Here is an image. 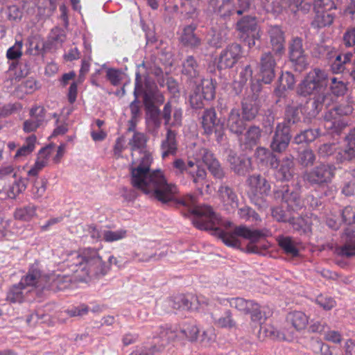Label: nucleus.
Instances as JSON below:
<instances>
[{
    "instance_id": "obj_13",
    "label": "nucleus",
    "mask_w": 355,
    "mask_h": 355,
    "mask_svg": "<svg viewBox=\"0 0 355 355\" xmlns=\"http://www.w3.org/2000/svg\"><path fill=\"white\" fill-rule=\"evenodd\" d=\"M302 123V114L298 106H287L284 114L283 121L277 126L292 134L300 127Z\"/></svg>"
},
{
    "instance_id": "obj_63",
    "label": "nucleus",
    "mask_w": 355,
    "mask_h": 355,
    "mask_svg": "<svg viewBox=\"0 0 355 355\" xmlns=\"http://www.w3.org/2000/svg\"><path fill=\"white\" fill-rule=\"evenodd\" d=\"M311 347L315 354L320 353L321 355H332L330 347L320 340H313L311 343Z\"/></svg>"
},
{
    "instance_id": "obj_44",
    "label": "nucleus",
    "mask_w": 355,
    "mask_h": 355,
    "mask_svg": "<svg viewBox=\"0 0 355 355\" xmlns=\"http://www.w3.org/2000/svg\"><path fill=\"white\" fill-rule=\"evenodd\" d=\"M50 154V149L48 147L42 148L39 152V157L34 166L28 171L29 176H37L47 164V157Z\"/></svg>"
},
{
    "instance_id": "obj_41",
    "label": "nucleus",
    "mask_w": 355,
    "mask_h": 355,
    "mask_svg": "<svg viewBox=\"0 0 355 355\" xmlns=\"http://www.w3.org/2000/svg\"><path fill=\"white\" fill-rule=\"evenodd\" d=\"M143 92L141 76L138 72L136 73L135 87L134 90V101L130 105V109L132 118H136L140 114V101L139 96Z\"/></svg>"
},
{
    "instance_id": "obj_6",
    "label": "nucleus",
    "mask_w": 355,
    "mask_h": 355,
    "mask_svg": "<svg viewBox=\"0 0 355 355\" xmlns=\"http://www.w3.org/2000/svg\"><path fill=\"white\" fill-rule=\"evenodd\" d=\"M200 119L204 133L207 135L214 133L217 142L220 143L225 136L224 123L217 118L215 109L210 107L205 110Z\"/></svg>"
},
{
    "instance_id": "obj_21",
    "label": "nucleus",
    "mask_w": 355,
    "mask_h": 355,
    "mask_svg": "<svg viewBox=\"0 0 355 355\" xmlns=\"http://www.w3.org/2000/svg\"><path fill=\"white\" fill-rule=\"evenodd\" d=\"M276 198H282V200L287 204V207L299 208L302 206L300 193L294 189H291L289 186L285 184L279 189L274 191Z\"/></svg>"
},
{
    "instance_id": "obj_43",
    "label": "nucleus",
    "mask_w": 355,
    "mask_h": 355,
    "mask_svg": "<svg viewBox=\"0 0 355 355\" xmlns=\"http://www.w3.org/2000/svg\"><path fill=\"white\" fill-rule=\"evenodd\" d=\"M145 110L155 128H160L162 124L161 110L158 105H153L147 98L144 101Z\"/></svg>"
},
{
    "instance_id": "obj_10",
    "label": "nucleus",
    "mask_w": 355,
    "mask_h": 355,
    "mask_svg": "<svg viewBox=\"0 0 355 355\" xmlns=\"http://www.w3.org/2000/svg\"><path fill=\"white\" fill-rule=\"evenodd\" d=\"M280 58L268 51L262 53L259 62V78L265 84H270L276 75L277 60Z\"/></svg>"
},
{
    "instance_id": "obj_4",
    "label": "nucleus",
    "mask_w": 355,
    "mask_h": 355,
    "mask_svg": "<svg viewBox=\"0 0 355 355\" xmlns=\"http://www.w3.org/2000/svg\"><path fill=\"white\" fill-rule=\"evenodd\" d=\"M327 73L320 69L315 68L299 85L297 93L304 97L312 96L311 98L322 111L324 107L329 108L334 102L333 96L327 91Z\"/></svg>"
},
{
    "instance_id": "obj_32",
    "label": "nucleus",
    "mask_w": 355,
    "mask_h": 355,
    "mask_svg": "<svg viewBox=\"0 0 355 355\" xmlns=\"http://www.w3.org/2000/svg\"><path fill=\"white\" fill-rule=\"evenodd\" d=\"M182 72L195 85L198 83V79L201 78L200 74V66L195 58L192 55L187 56L182 63Z\"/></svg>"
},
{
    "instance_id": "obj_46",
    "label": "nucleus",
    "mask_w": 355,
    "mask_h": 355,
    "mask_svg": "<svg viewBox=\"0 0 355 355\" xmlns=\"http://www.w3.org/2000/svg\"><path fill=\"white\" fill-rule=\"evenodd\" d=\"M328 85L331 96L336 97L345 96L348 90L347 83L335 77L330 79V83Z\"/></svg>"
},
{
    "instance_id": "obj_34",
    "label": "nucleus",
    "mask_w": 355,
    "mask_h": 355,
    "mask_svg": "<svg viewBox=\"0 0 355 355\" xmlns=\"http://www.w3.org/2000/svg\"><path fill=\"white\" fill-rule=\"evenodd\" d=\"M46 276H42L40 270L33 269L21 279L20 285L25 288L27 287H41L44 288L45 285Z\"/></svg>"
},
{
    "instance_id": "obj_23",
    "label": "nucleus",
    "mask_w": 355,
    "mask_h": 355,
    "mask_svg": "<svg viewBox=\"0 0 355 355\" xmlns=\"http://www.w3.org/2000/svg\"><path fill=\"white\" fill-rule=\"evenodd\" d=\"M270 43L276 57L281 58L285 53V37L284 33L278 26H270L268 30Z\"/></svg>"
},
{
    "instance_id": "obj_27",
    "label": "nucleus",
    "mask_w": 355,
    "mask_h": 355,
    "mask_svg": "<svg viewBox=\"0 0 355 355\" xmlns=\"http://www.w3.org/2000/svg\"><path fill=\"white\" fill-rule=\"evenodd\" d=\"M46 110L43 107H35L31 108L30 114L31 119L24 122V130L26 132H33L40 127L45 118Z\"/></svg>"
},
{
    "instance_id": "obj_61",
    "label": "nucleus",
    "mask_w": 355,
    "mask_h": 355,
    "mask_svg": "<svg viewBox=\"0 0 355 355\" xmlns=\"http://www.w3.org/2000/svg\"><path fill=\"white\" fill-rule=\"evenodd\" d=\"M143 101L147 98L150 101L153 105H159L164 103V95L157 90H149L144 93Z\"/></svg>"
},
{
    "instance_id": "obj_45",
    "label": "nucleus",
    "mask_w": 355,
    "mask_h": 355,
    "mask_svg": "<svg viewBox=\"0 0 355 355\" xmlns=\"http://www.w3.org/2000/svg\"><path fill=\"white\" fill-rule=\"evenodd\" d=\"M187 174L192 180L193 182L198 187V189L202 192V188L207 183V172L203 167L198 166L192 170H189Z\"/></svg>"
},
{
    "instance_id": "obj_49",
    "label": "nucleus",
    "mask_w": 355,
    "mask_h": 355,
    "mask_svg": "<svg viewBox=\"0 0 355 355\" xmlns=\"http://www.w3.org/2000/svg\"><path fill=\"white\" fill-rule=\"evenodd\" d=\"M25 289L19 283L13 285L7 293V301L11 303H21L25 298V293L24 292Z\"/></svg>"
},
{
    "instance_id": "obj_48",
    "label": "nucleus",
    "mask_w": 355,
    "mask_h": 355,
    "mask_svg": "<svg viewBox=\"0 0 355 355\" xmlns=\"http://www.w3.org/2000/svg\"><path fill=\"white\" fill-rule=\"evenodd\" d=\"M200 85H198L196 87H200V93L203 96L205 100H212L215 96V86L212 79H198Z\"/></svg>"
},
{
    "instance_id": "obj_52",
    "label": "nucleus",
    "mask_w": 355,
    "mask_h": 355,
    "mask_svg": "<svg viewBox=\"0 0 355 355\" xmlns=\"http://www.w3.org/2000/svg\"><path fill=\"white\" fill-rule=\"evenodd\" d=\"M36 142V137L34 135H32L27 137L26 140V144L23 145L21 147H20L15 155V158H18L21 156H26L29 154H31L34 148H35V144Z\"/></svg>"
},
{
    "instance_id": "obj_14",
    "label": "nucleus",
    "mask_w": 355,
    "mask_h": 355,
    "mask_svg": "<svg viewBox=\"0 0 355 355\" xmlns=\"http://www.w3.org/2000/svg\"><path fill=\"white\" fill-rule=\"evenodd\" d=\"M199 329L195 324H184L180 329L179 332L171 329H166L161 333V338L162 340H165L168 342H172L175 340L177 337H185L189 341H195L198 338Z\"/></svg>"
},
{
    "instance_id": "obj_40",
    "label": "nucleus",
    "mask_w": 355,
    "mask_h": 355,
    "mask_svg": "<svg viewBox=\"0 0 355 355\" xmlns=\"http://www.w3.org/2000/svg\"><path fill=\"white\" fill-rule=\"evenodd\" d=\"M353 54L350 52L337 55L331 63V71L334 73H343L347 69V65L350 63Z\"/></svg>"
},
{
    "instance_id": "obj_54",
    "label": "nucleus",
    "mask_w": 355,
    "mask_h": 355,
    "mask_svg": "<svg viewBox=\"0 0 355 355\" xmlns=\"http://www.w3.org/2000/svg\"><path fill=\"white\" fill-rule=\"evenodd\" d=\"M252 300H247L242 297L232 298L230 300V304L232 307H234L245 314L249 312L250 306L252 305Z\"/></svg>"
},
{
    "instance_id": "obj_15",
    "label": "nucleus",
    "mask_w": 355,
    "mask_h": 355,
    "mask_svg": "<svg viewBox=\"0 0 355 355\" xmlns=\"http://www.w3.org/2000/svg\"><path fill=\"white\" fill-rule=\"evenodd\" d=\"M341 241L343 245L336 248V254L345 258L355 257V229L346 227L341 236Z\"/></svg>"
},
{
    "instance_id": "obj_2",
    "label": "nucleus",
    "mask_w": 355,
    "mask_h": 355,
    "mask_svg": "<svg viewBox=\"0 0 355 355\" xmlns=\"http://www.w3.org/2000/svg\"><path fill=\"white\" fill-rule=\"evenodd\" d=\"M147 139L144 133L135 132L129 141L132 151L139 150V159H132L130 166V182L135 187L142 189L157 198L163 204L174 200L177 192L175 185L166 182L162 172L159 170L150 171L152 163L151 154L144 150Z\"/></svg>"
},
{
    "instance_id": "obj_53",
    "label": "nucleus",
    "mask_w": 355,
    "mask_h": 355,
    "mask_svg": "<svg viewBox=\"0 0 355 355\" xmlns=\"http://www.w3.org/2000/svg\"><path fill=\"white\" fill-rule=\"evenodd\" d=\"M315 155L313 151L306 148L299 153L298 162L304 167L312 166L315 161Z\"/></svg>"
},
{
    "instance_id": "obj_50",
    "label": "nucleus",
    "mask_w": 355,
    "mask_h": 355,
    "mask_svg": "<svg viewBox=\"0 0 355 355\" xmlns=\"http://www.w3.org/2000/svg\"><path fill=\"white\" fill-rule=\"evenodd\" d=\"M191 302L184 295H179L169 300V305L173 309L189 310L191 309Z\"/></svg>"
},
{
    "instance_id": "obj_56",
    "label": "nucleus",
    "mask_w": 355,
    "mask_h": 355,
    "mask_svg": "<svg viewBox=\"0 0 355 355\" xmlns=\"http://www.w3.org/2000/svg\"><path fill=\"white\" fill-rule=\"evenodd\" d=\"M271 215L276 220L286 223L291 217V211L282 206H277L271 208Z\"/></svg>"
},
{
    "instance_id": "obj_7",
    "label": "nucleus",
    "mask_w": 355,
    "mask_h": 355,
    "mask_svg": "<svg viewBox=\"0 0 355 355\" xmlns=\"http://www.w3.org/2000/svg\"><path fill=\"white\" fill-rule=\"evenodd\" d=\"M237 10L234 0H222L214 10V17L211 20V30L216 31L218 25L222 30H227V22L234 14H237Z\"/></svg>"
},
{
    "instance_id": "obj_38",
    "label": "nucleus",
    "mask_w": 355,
    "mask_h": 355,
    "mask_svg": "<svg viewBox=\"0 0 355 355\" xmlns=\"http://www.w3.org/2000/svg\"><path fill=\"white\" fill-rule=\"evenodd\" d=\"M272 311L269 307L266 306H260L253 301L252 305L250 306L248 314H250L252 322L259 324L263 322L268 318L272 315Z\"/></svg>"
},
{
    "instance_id": "obj_64",
    "label": "nucleus",
    "mask_w": 355,
    "mask_h": 355,
    "mask_svg": "<svg viewBox=\"0 0 355 355\" xmlns=\"http://www.w3.org/2000/svg\"><path fill=\"white\" fill-rule=\"evenodd\" d=\"M343 223L351 225L355 223V209L352 206L345 207L341 212Z\"/></svg>"
},
{
    "instance_id": "obj_62",
    "label": "nucleus",
    "mask_w": 355,
    "mask_h": 355,
    "mask_svg": "<svg viewBox=\"0 0 355 355\" xmlns=\"http://www.w3.org/2000/svg\"><path fill=\"white\" fill-rule=\"evenodd\" d=\"M164 347V343L155 344L150 347H144L141 350L135 351L130 355H154L155 353L162 352Z\"/></svg>"
},
{
    "instance_id": "obj_24",
    "label": "nucleus",
    "mask_w": 355,
    "mask_h": 355,
    "mask_svg": "<svg viewBox=\"0 0 355 355\" xmlns=\"http://www.w3.org/2000/svg\"><path fill=\"white\" fill-rule=\"evenodd\" d=\"M324 128L329 133L335 135H340L342 132L349 125V119H341L326 112L324 114Z\"/></svg>"
},
{
    "instance_id": "obj_51",
    "label": "nucleus",
    "mask_w": 355,
    "mask_h": 355,
    "mask_svg": "<svg viewBox=\"0 0 355 355\" xmlns=\"http://www.w3.org/2000/svg\"><path fill=\"white\" fill-rule=\"evenodd\" d=\"M36 207L34 205H28L16 209L15 212V218L18 220L28 221L35 216Z\"/></svg>"
},
{
    "instance_id": "obj_39",
    "label": "nucleus",
    "mask_w": 355,
    "mask_h": 355,
    "mask_svg": "<svg viewBox=\"0 0 355 355\" xmlns=\"http://www.w3.org/2000/svg\"><path fill=\"white\" fill-rule=\"evenodd\" d=\"M299 107L301 114L304 116L303 121L304 123H309L311 122L321 112V110L312 98L308 99L304 105H301Z\"/></svg>"
},
{
    "instance_id": "obj_18",
    "label": "nucleus",
    "mask_w": 355,
    "mask_h": 355,
    "mask_svg": "<svg viewBox=\"0 0 355 355\" xmlns=\"http://www.w3.org/2000/svg\"><path fill=\"white\" fill-rule=\"evenodd\" d=\"M236 30L239 33L241 37H250L251 34L258 37V32H260L257 19L252 15L243 16L238 20Z\"/></svg>"
},
{
    "instance_id": "obj_3",
    "label": "nucleus",
    "mask_w": 355,
    "mask_h": 355,
    "mask_svg": "<svg viewBox=\"0 0 355 355\" xmlns=\"http://www.w3.org/2000/svg\"><path fill=\"white\" fill-rule=\"evenodd\" d=\"M71 258V270L80 280H85L87 277L101 278L108 273L112 265L119 268L123 266V261L113 255L110 256L106 263L98 250L92 248L81 250L79 253L73 254Z\"/></svg>"
},
{
    "instance_id": "obj_29",
    "label": "nucleus",
    "mask_w": 355,
    "mask_h": 355,
    "mask_svg": "<svg viewBox=\"0 0 355 355\" xmlns=\"http://www.w3.org/2000/svg\"><path fill=\"white\" fill-rule=\"evenodd\" d=\"M246 182L255 196L257 193L267 196L270 191V184L260 174L249 176Z\"/></svg>"
},
{
    "instance_id": "obj_60",
    "label": "nucleus",
    "mask_w": 355,
    "mask_h": 355,
    "mask_svg": "<svg viewBox=\"0 0 355 355\" xmlns=\"http://www.w3.org/2000/svg\"><path fill=\"white\" fill-rule=\"evenodd\" d=\"M204 100L203 96L200 93V87H196L189 98L191 107L196 110L202 109L204 107Z\"/></svg>"
},
{
    "instance_id": "obj_11",
    "label": "nucleus",
    "mask_w": 355,
    "mask_h": 355,
    "mask_svg": "<svg viewBox=\"0 0 355 355\" xmlns=\"http://www.w3.org/2000/svg\"><path fill=\"white\" fill-rule=\"evenodd\" d=\"M198 23L193 21L184 26L179 37L180 44L186 48L196 51L201 49L203 40L200 35L196 33Z\"/></svg>"
},
{
    "instance_id": "obj_20",
    "label": "nucleus",
    "mask_w": 355,
    "mask_h": 355,
    "mask_svg": "<svg viewBox=\"0 0 355 355\" xmlns=\"http://www.w3.org/2000/svg\"><path fill=\"white\" fill-rule=\"evenodd\" d=\"M259 109L258 96L255 94L248 95L241 101V114L243 119L248 122L253 121L257 117Z\"/></svg>"
},
{
    "instance_id": "obj_36",
    "label": "nucleus",
    "mask_w": 355,
    "mask_h": 355,
    "mask_svg": "<svg viewBox=\"0 0 355 355\" xmlns=\"http://www.w3.org/2000/svg\"><path fill=\"white\" fill-rule=\"evenodd\" d=\"M214 324L220 328L232 329L236 327V322L233 318L230 310H225L223 313L218 311L211 313Z\"/></svg>"
},
{
    "instance_id": "obj_17",
    "label": "nucleus",
    "mask_w": 355,
    "mask_h": 355,
    "mask_svg": "<svg viewBox=\"0 0 355 355\" xmlns=\"http://www.w3.org/2000/svg\"><path fill=\"white\" fill-rule=\"evenodd\" d=\"M161 118L164 120L166 128L180 127L182 125V110L180 107H172L168 101L161 111Z\"/></svg>"
},
{
    "instance_id": "obj_57",
    "label": "nucleus",
    "mask_w": 355,
    "mask_h": 355,
    "mask_svg": "<svg viewBox=\"0 0 355 355\" xmlns=\"http://www.w3.org/2000/svg\"><path fill=\"white\" fill-rule=\"evenodd\" d=\"M334 15L329 11L318 12L315 18L314 22L318 28L329 26L333 23Z\"/></svg>"
},
{
    "instance_id": "obj_37",
    "label": "nucleus",
    "mask_w": 355,
    "mask_h": 355,
    "mask_svg": "<svg viewBox=\"0 0 355 355\" xmlns=\"http://www.w3.org/2000/svg\"><path fill=\"white\" fill-rule=\"evenodd\" d=\"M281 3L283 7L288 8L295 15H306L312 8V5L305 0H281Z\"/></svg>"
},
{
    "instance_id": "obj_12",
    "label": "nucleus",
    "mask_w": 355,
    "mask_h": 355,
    "mask_svg": "<svg viewBox=\"0 0 355 355\" xmlns=\"http://www.w3.org/2000/svg\"><path fill=\"white\" fill-rule=\"evenodd\" d=\"M241 57V46L237 43H232L221 51L217 68L220 70L232 68Z\"/></svg>"
},
{
    "instance_id": "obj_1",
    "label": "nucleus",
    "mask_w": 355,
    "mask_h": 355,
    "mask_svg": "<svg viewBox=\"0 0 355 355\" xmlns=\"http://www.w3.org/2000/svg\"><path fill=\"white\" fill-rule=\"evenodd\" d=\"M177 202L187 208V213H184L185 216L188 214L193 215L192 222L196 228L211 232L213 235L218 236L229 247L239 248L248 253L266 254L270 245L265 238L272 234L269 230H252L245 225H239L231 231L225 232L220 226L228 229L232 227L233 223L230 221L223 223L210 206H196L195 196L188 194Z\"/></svg>"
},
{
    "instance_id": "obj_33",
    "label": "nucleus",
    "mask_w": 355,
    "mask_h": 355,
    "mask_svg": "<svg viewBox=\"0 0 355 355\" xmlns=\"http://www.w3.org/2000/svg\"><path fill=\"white\" fill-rule=\"evenodd\" d=\"M354 110V101L351 98L347 97L327 112L330 113L331 116L334 115L341 119H349V116L353 114Z\"/></svg>"
},
{
    "instance_id": "obj_47",
    "label": "nucleus",
    "mask_w": 355,
    "mask_h": 355,
    "mask_svg": "<svg viewBox=\"0 0 355 355\" xmlns=\"http://www.w3.org/2000/svg\"><path fill=\"white\" fill-rule=\"evenodd\" d=\"M261 129L256 125H251L245 134V148H251L257 145L261 137Z\"/></svg>"
},
{
    "instance_id": "obj_9",
    "label": "nucleus",
    "mask_w": 355,
    "mask_h": 355,
    "mask_svg": "<svg viewBox=\"0 0 355 355\" xmlns=\"http://www.w3.org/2000/svg\"><path fill=\"white\" fill-rule=\"evenodd\" d=\"M77 253L76 252H73L70 254L69 258L67 259V266L69 271L65 274H51L46 276L45 285L44 288L53 291L54 292L64 290L68 288L72 281V276L75 280L80 279H78L76 274L72 272L70 265L71 264V257L73 254Z\"/></svg>"
},
{
    "instance_id": "obj_55",
    "label": "nucleus",
    "mask_w": 355,
    "mask_h": 355,
    "mask_svg": "<svg viewBox=\"0 0 355 355\" xmlns=\"http://www.w3.org/2000/svg\"><path fill=\"white\" fill-rule=\"evenodd\" d=\"M47 184L48 180L45 177H42L34 181L33 194L35 198H40L44 195Z\"/></svg>"
},
{
    "instance_id": "obj_26",
    "label": "nucleus",
    "mask_w": 355,
    "mask_h": 355,
    "mask_svg": "<svg viewBox=\"0 0 355 355\" xmlns=\"http://www.w3.org/2000/svg\"><path fill=\"white\" fill-rule=\"evenodd\" d=\"M220 198L225 209L230 211L237 208L239 199L234 189L226 184H222L218 189Z\"/></svg>"
},
{
    "instance_id": "obj_58",
    "label": "nucleus",
    "mask_w": 355,
    "mask_h": 355,
    "mask_svg": "<svg viewBox=\"0 0 355 355\" xmlns=\"http://www.w3.org/2000/svg\"><path fill=\"white\" fill-rule=\"evenodd\" d=\"M126 230H119L116 231L105 230L102 232L103 239L106 242H113L122 239L126 236Z\"/></svg>"
},
{
    "instance_id": "obj_30",
    "label": "nucleus",
    "mask_w": 355,
    "mask_h": 355,
    "mask_svg": "<svg viewBox=\"0 0 355 355\" xmlns=\"http://www.w3.org/2000/svg\"><path fill=\"white\" fill-rule=\"evenodd\" d=\"M198 6V0H182L180 6H173V10L175 12L180 11L187 19L196 20L200 13Z\"/></svg>"
},
{
    "instance_id": "obj_42",
    "label": "nucleus",
    "mask_w": 355,
    "mask_h": 355,
    "mask_svg": "<svg viewBox=\"0 0 355 355\" xmlns=\"http://www.w3.org/2000/svg\"><path fill=\"white\" fill-rule=\"evenodd\" d=\"M286 321L297 331H300L307 326L309 320L306 314L302 311H293L286 316Z\"/></svg>"
},
{
    "instance_id": "obj_22",
    "label": "nucleus",
    "mask_w": 355,
    "mask_h": 355,
    "mask_svg": "<svg viewBox=\"0 0 355 355\" xmlns=\"http://www.w3.org/2000/svg\"><path fill=\"white\" fill-rule=\"evenodd\" d=\"M291 155L283 157L275 173V178L281 182L289 181L294 175L295 164Z\"/></svg>"
},
{
    "instance_id": "obj_59",
    "label": "nucleus",
    "mask_w": 355,
    "mask_h": 355,
    "mask_svg": "<svg viewBox=\"0 0 355 355\" xmlns=\"http://www.w3.org/2000/svg\"><path fill=\"white\" fill-rule=\"evenodd\" d=\"M22 40H17L15 44L10 47L6 53V57L8 60L15 61L22 55Z\"/></svg>"
},
{
    "instance_id": "obj_35",
    "label": "nucleus",
    "mask_w": 355,
    "mask_h": 355,
    "mask_svg": "<svg viewBox=\"0 0 355 355\" xmlns=\"http://www.w3.org/2000/svg\"><path fill=\"white\" fill-rule=\"evenodd\" d=\"M278 245L284 252L291 257H297L300 255L298 248L299 243L288 236H279L277 239Z\"/></svg>"
},
{
    "instance_id": "obj_31",
    "label": "nucleus",
    "mask_w": 355,
    "mask_h": 355,
    "mask_svg": "<svg viewBox=\"0 0 355 355\" xmlns=\"http://www.w3.org/2000/svg\"><path fill=\"white\" fill-rule=\"evenodd\" d=\"M336 159L339 163L351 162L355 160V140L347 135L345 137L344 144L337 153Z\"/></svg>"
},
{
    "instance_id": "obj_16",
    "label": "nucleus",
    "mask_w": 355,
    "mask_h": 355,
    "mask_svg": "<svg viewBox=\"0 0 355 355\" xmlns=\"http://www.w3.org/2000/svg\"><path fill=\"white\" fill-rule=\"evenodd\" d=\"M227 160L231 171L238 175L244 176L252 169L250 158L239 156L232 150H230Z\"/></svg>"
},
{
    "instance_id": "obj_19",
    "label": "nucleus",
    "mask_w": 355,
    "mask_h": 355,
    "mask_svg": "<svg viewBox=\"0 0 355 355\" xmlns=\"http://www.w3.org/2000/svg\"><path fill=\"white\" fill-rule=\"evenodd\" d=\"M291 138L292 134L276 125L270 144L271 150L278 153L284 152L288 147Z\"/></svg>"
},
{
    "instance_id": "obj_25",
    "label": "nucleus",
    "mask_w": 355,
    "mask_h": 355,
    "mask_svg": "<svg viewBox=\"0 0 355 355\" xmlns=\"http://www.w3.org/2000/svg\"><path fill=\"white\" fill-rule=\"evenodd\" d=\"M247 121L241 116L239 109L233 108L228 114L227 126L230 131L238 136L241 135L246 128Z\"/></svg>"
},
{
    "instance_id": "obj_5",
    "label": "nucleus",
    "mask_w": 355,
    "mask_h": 355,
    "mask_svg": "<svg viewBox=\"0 0 355 355\" xmlns=\"http://www.w3.org/2000/svg\"><path fill=\"white\" fill-rule=\"evenodd\" d=\"M336 169L334 164L320 163L306 172L303 178L311 187L323 188L332 182Z\"/></svg>"
},
{
    "instance_id": "obj_8",
    "label": "nucleus",
    "mask_w": 355,
    "mask_h": 355,
    "mask_svg": "<svg viewBox=\"0 0 355 355\" xmlns=\"http://www.w3.org/2000/svg\"><path fill=\"white\" fill-rule=\"evenodd\" d=\"M290 61L295 65V69L302 71L309 65L308 55L303 46V40L300 37H294L288 44Z\"/></svg>"
},
{
    "instance_id": "obj_28",
    "label": "nucleus",
    "mask_w": 355,
    "mask_h": 355,
    "mask_svg": "<svg viewBox=\"0 0 355 355\" xmlns=\"http://www.w3.org/2000/svg\"><path fill=\"white\" fill-rule=\"evenodd\" d=\"M173 128H166V137L161 144V149L162 151V157L164 159L170 155H175L178 150V142L176 139L177 132Z\"/></svg>"
}]
</instances>
